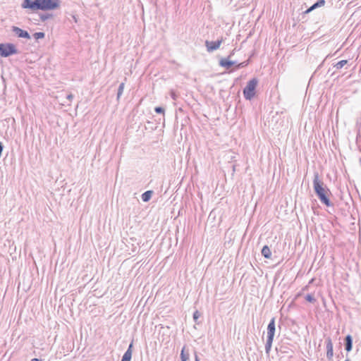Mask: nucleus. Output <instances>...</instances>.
<instances>
[{
  "instance_id": "17",
  "label": "nucleus",
  "mask_w": 361,
  "mask_h": 361,
  "mask_svg": "<svg viewBox=\"0 0 361 361\" xmlns=\"http://www.w3.org/2000/svg\"><path fill=\"white\" fill-rule=\"evenodd\" d=\"M180 357L181 361H187L189 359V353L185 351V346L182 348Z\"/></svg>"
},
{
  "instance_id": "22",
  "label": "nucleus",
  "mask_w": 361,
  "mask_h": 361,
  "mask_svg": "<svg viewBox=\"0 0 361 361\" xmlns=\"http://www.w3.org/2000/svg\"><path fill=\"white\" fill-rule=\"evenodd\" d=\"M35 39H42L45 37V33L43 32H37L33 35Z\"/></svg>"
},
{
  "instance_id": "34",
  "label": "nucleus",
  "mask_w": 361,
  "mask_h": 361,
  "mask_svg": "<svg viewBox=\"0 0 361 361\" xmlns=\"http://www.w3.org/2000/svg\"><path fill=\"white\" fill-rule=\"evenodd\" d=\"M345 361H351L349 357H346V359L345 360Z\"/></svg>"
},
{
  "instance_id": "27",
  "label": "nucleus",
  "mask_w": 361,
  "mask_h": 361,
  "mask_svg": "<svg viewBox=\"0 0 361 361\" xmlns=\"http://www.w3.org/2000/svg\"><path fill=\"white\" fill-rule=\"evenodd\" d=\"M3 149H4V145H3L2 142H0V157L2 155Z\"/></svg>"
},
{
  "instance_id": "9",
  "label": "nucleus",
  "mask_w": 361,
  "mask_h": 361,
  "mask_svg": "<svg viewBox=\"0 0 361 361\" xmlns=\"http://www.w3.org/2000/svg\"><path fill=\"white\" fill-rule=\"evenodd\" d=\"M276 331L275 317H272L267 326V338L274 339Z\"/></svg>"
},
{
  "instance_id": "8",
  "label": "nucleus",
  "mask_w": 361,
  "mask_h": 361,
  "mask_svg": "<svg viewBox=\"0 0 361 361\" xmlns=\"http://www.w3.org/2000/svg\"><path fill=\"white\" fill-rule=\"evenodd\" d=\"M11 30L18 37L25 38V39L30 38V35L27 31L22 30L21 28H20L18 27L13 26L11 28Z\"/></svg>"
},
{
  "instance_id": "24",
  "label": "nucleus",
  "mask_w": 361,
  "mask_h": 361,
  "mask_svg": "<svg viewBox=\"0 0 361 361\" xmlns=\"http://www.w3.org/2000/svg\"><path fill=\"white\" fill-rule=\"evenodd\" d=\"M200 317V313L199 312V311H197V310L195 311L193 313V315H192V318H193V320L195 321V322L197 324H200V322H197Z\"/></svg>"
},
{
  "instance_id": "4",
  "label": "nucleus",
  "mask_w": 361,
  "mask_h": 361,
  "mask_svg": "<svg viewBox=\"0 0 361 361\" xmlns=\"http://www.w3.org/2000/svg\"><path fill=\"white\" fill-rule=\"evenodd\" d=\"M18 53L15 44L12 43H0V56L1 57H8L11 55Z\"/></svg>"
},
{
  "instance_id": "16",
  "label": "nucleus",
  "mask_w": 361,
  "mask_h": 361,
  "mask_svg": "<svg viewBox=\"0 0 361 361\" xmlns=\"http://www.w3.org/2000/svg\"><path fill=\"white\" fill-rule=\"evenodd\" d=\"M273 341H274V339H272V338H267V341H266V343H265V352H266V353L267 355H269L270 351H271V346H272Z\"/></svg>"
},
{
  "instance_id": "28",
  "label": "nucleus",
  "mask_w": 361,
  "mask_h": 361,
  "mask_svg": "<svg viewBox=\"0 0 361 361\" xmlns=\"http://www.w3.org/2000/svg\"><path fill=\"white\" fill-rule=\"evenodd\" d=\"M40 18L42 22H45V13L40 14Z\"/></svg>"
},
{
  "instance_id": "11",
  "label": "nucleus",
  "mask_w": 361,
  "mask_h": 361,
  "mask_svg": "<svg viewBox=\"0 0 361 361\" xmlns=\"http://www.w3.org/2000/svg\"><path fill=\"white\" fill-rule=\"evenodd\" d=\"M133 341L130 342V343L128 345V348L127 350L123 354L121 361H130L132 358V353H133Z\"/></svg>"
},
{
  "instance_id": "2",
  "label": "nucleus",
  "mask_w": 361,
  "mask_h": 361,
  "mask_svg": "<svg viewBox=\"0 0 361 361\" xmlns=\"http://www.w3.org/2000/svg\"><path fill=\"white\" fill-rule=\"evenodd\" d=\"M258 79L257 78H253L247 82L243 90V94L246 100L250 101L255 97Z\"/></svg>"
},
{
  "instance_id": "20",
  "label": "nucleus",
  "mask_w": 361,
  "mask_h": 361,
  "mask_svg": "<svg viewBox=\"0 0 361 361\" xmlns=\"http://www.w3.org/2000/svg\"><path fill=\"white\" fill-rule=\"evenodd\" d=\"M347 63L348 60H341L338 61L336 64H335L334 67H336L337 69H341Z\"/></svg>"
},
{
  "instance_id": "7",
  "label": "nucleus",
  "mask_w": 361,
  "mask_h": 361,
  "mask_svg": "<svg viewBox=\"0 0 361 361\" xmlns=\"http://www.w3.org/2000/svg\"><path fill=\"white\" fill-rule=\"evenodd\" d=\"M326 348V357L329 360H331L334 356V347L331 338L327 337L325 340Z\"/></svg>"
},
{
  "instance_id": "30",
  "label": "nucleus",
  "mask_w": 361,
  "mask_h": 361,
  "mask_svg": "<svg viewBox=\"0 0 361 361\" xmlns=\"http://www.w3.org/2000/svg\"><path fill=\"white\" fill-rule=\"evenodd\" d=\"M313 10H314V9H312V6H311L309 8H307V11H305V13H309V12H310V11H313Z\"/></svg>"
},
{
  "instance_id": "3",
  "label": "nucleus",
  "mask_w": 361,
  "mask_h": 361,
  "mask_svg": "<svg viewBox=\"0 0 361 361\" xmlns=\"http://www.w3.org/2000/svg\"><path fill=\"white\" fill-rule=\"evenodd\" d=\"M22 7L29 8L32 11H45V0H24L22 4Z\"/></svg>"
},
{
  "instance_id": "6",
  "label": "nucleus",
  "mask_w": 361,
  "mask_h": 361,
  "mask_svg": "<svg viewBox=\"0 0 361 361\" xmlns=\"http://www.w3.org/2000/svg\"><path fill=\"white\" fill-rule=\"evenodd\" d=\"M224 42L223 38L221 37L220 39H218L216 41H205V47L207 48V51L209 53L213 52L214 51L217 50L221 43Z\"/></svg>"
},
{
  "instance_id": "31",
  "label": "nucleus",
  "mask_w": 361,
  "mask_h": 361,
  "mask_svg": "<svg viewBox=\"0 0 361 361\" xmlns=\"http://www.w3.org/2000/svg\"><path fill=\"white\" fill-rule=\"evenodd\" d=\"M31 361H42V360L38 358H33L31 360Z\"/></svg>"
},
{
  "instance_id": "10",
  "label": "nucleus",
  "mask_w": 361,
  "mask_h": 361,
  "mask_svg": "<svg viewBox=\"0 0 361 361\" xmlns=\"http://www.w3.org/2000/svg\"><path fill=\"white\" fill-rule=\"evenodd\" d=\"M60 0H47V11L56 10L60 7Z\"/></svg>"
},
{
  "instance_id": "15",
  "label": "nucleus",
  "mask_w": 361,
  "mask_h": 361,
  "mask_svg": "<svg viewBox=\"0 0 361 361\" xmlns=\"http://www.w3.org/2000/svg\"><path fill=\"white\" fill-rule=\"evenodd\" d=\"M154 192L152 190H147L145 192H143L141 195L142 200L144 202H147L150 200L152 198V196L153 195Z\"/></svg>"
},
{
  "instance_id": "29",
  "label": "nucleus",
  "mask_w": 361,
  "mask_h": 361,
  "mask_svg": "<svg viewBox=\"0 0 361 361\" xmlns=\"http://www.w3.org/2000/svg\"><path fill=\"white\" fill-rule=\"evenodd\" d=\"M195 361H200L197 353L195 354Z\"/></svg>"
},
{
  "instance_id": "19",
  "label": "nucleus",
  "mask_w": 361,
  "mask_h": 361,
  "mask_svg": "<svg viewBox=\"0 0 361 361\" xmlns=\"http://www.w3.org/2000/svg\"><path fill=\"white\" fill-rule=\"evenodd\" d=\"M325 4L324 0H317L314 4L312 5V9H315L323 6Z\"/></svg>"
},
{
  "instance_id": "32",
  "label": "nucleus",
  "mask_w": 361,
  "mask_h": 361,
  "mask_svg": "<svg viewBox=\"0 0 361 361\" xmlns=\"http://www.w3.org/2000/svg\"><path fill=\"white\" fill-rule=\"evenodd\" d=\"M73 18L74 21H75V23H77V21H78V20H77V18H76V16H73Z\"/></svg>"
},
{
  "instance_id": "21",
  "label": "nucleus",
  "mask_w": 361,
  "mask_h": 361,
  "mask_svg": "<svg viewBox=\"0 0 361 361\" xmlns=\"http://www.w3.org/2000/svg\"><path fill=\"white\" fill-rule=\"evenodd\" d=\"M305 298L307 302L311 303H314L316 302V299L312 294H307Z\"/></svg>"
},
{
  "instance_id": "18",
  "label": "nucleus",
  "mask_w": 361,
  "mask_h": 361,
  "mask_svg": "<svg viewBox=\"0 0 361 361\" xmlns=\"http://www.w3.org/2000/svg\"><path fill=\"white\" fill-rule=\"evenodd\" d=\"M124 86H125V84L124 82H121L119 86H118V92H117V97H116V99L118 101L121 96L122 95L123 92V90H124Z\"/></svg>"
},
{
  "instance_id": "5",
  "label": "nucleus",
  "mask_w": 361,
  "mask_h": 361,
  "mask_svg": "<svg viewBox=\"0 0 361 361\" xmlns=\"http://www.w3.org/2000/svg\"><path fill=\"white\" fill-rule=\"evenodd\" d=\"M59 94L56 96H54L56 99L58 100V102L62 104V105H71V103L74 97L73 94L71 93H66L63 91H61L58 92Z\"/></svg>"
},
{
  "instance_id": "14",
  "label": "nucleus",
  "mask_w": 361,
  "mask_h": 361,
  "mask_svg": "<svg viewBox=\"0 0 361 361\" xmlns=\"http://www.w3.org/2000/svg\"><path fill=\"white\" fill-rule=\"evenodd\" d=\"M262 255L266 259H271V252L268 245L263 246L261 250Z\"/></svg>"
},
{
  "instance_id": "26",
  "label": "nucleus",
  "mask_w": 361,
  "mask_h": 361,
  "mask_svg": "<svg viewBox=\"0 0 361 361\" xmlns=\"http://www.w3.org/2000/svg\"><path fill=\"white\" fill-rule=\"evenodd\" d=\"M53 18V15L49 11H47V20Z\"/></svg>"
},
{
  "instance_id": "12",
  "label": "nucleus",
  "mask_w": 361,
  "mask_h": 361,
  "mask_svg": "<svg viewBox=\"0 0 361 361\" xmlns=\"http://www.w3.org/2000/svg\"><path fill=\"white\" fill-rule=\"evenodd\" d=\"M236 63V61H231L228 58H222L219 61V65L226 69L231 68L233 65Z\"/></svg>"
},
{
  "instance_id": "33",
  "label": "nucleus",
  "mask_w": 361,
  "mask_h": 361,
  "mask_svg": "<svg viewBox=\"0 0 361 361\" xmlns=\"http://www.w3.org/2000/svg\"><path fill=\"white\" fill-rule=\"evenodd\" d=\"M233 54H234V53H233V51H232V52L230 54V55L228 56V58L229 59L232 55H233Z\"/></svg>"
},
{
  "instance_id": "23",
  "label": "nucleus",
  "mask_w": 361,
  "mask_h": 361,
  "mask_svg": "<svg viewBox=\"0 0 361 361\" xmlns=\"http://www.w3.org/2000/svg\"><path fill=\"white\" fill-rule=\"evenodd\" d=\"M249 63H250L249 60L241 62L236 65L235 68L240 69V68H244V67L247 66L249 64Z\"/></svg>"
},
{
  "instance_id": "1",
  "label": "nucleus",
  "mask_w": 361,
  "mask_h": 361,
  "mask_svg": "<svg viewBox=\"0 0 361 361\" xmlns=\"http://www.w3.org/2000/svg\"><path fill=\"white\" fill-rule=\"evenodd\" d=\"M313 188L316 195L322 204L326 207L333 206V204L328 196V192L331 193L330 190L324 182L319 179L318 172L314 173Z\"/></svg>"
},
{
  "instance_id": "13",
  "label": "nucleus",
  "mask_w": 361,
  "mask_h": 361,
  "mask_svg": "<svg viewBox=\"0 0 361 361\" xmlns=\"http://www.w3.org/2000/svg\"><path fill=\"white\" fill-rule=\"evenodd\" d=\"M345 350L348 353L353 349V337L351 335L348 334L344 338Z\"/></svg>"
},
{
  "instance_id": "25",
  "label": "nucleus",
  "mask_w": 361,
  "mask_h": 361,
  "mask_svg": "<svg viewBox=\"0 0 361 361\" xmlns=\"http://www.w3.org/2000/svg\"><path fill=\"white\" fill-rule=\"evenodd\" d=\"M154 111L157 113V114H164V109L162 107V106H156L154 108Z\"/></svg>"
}]
</instances>
